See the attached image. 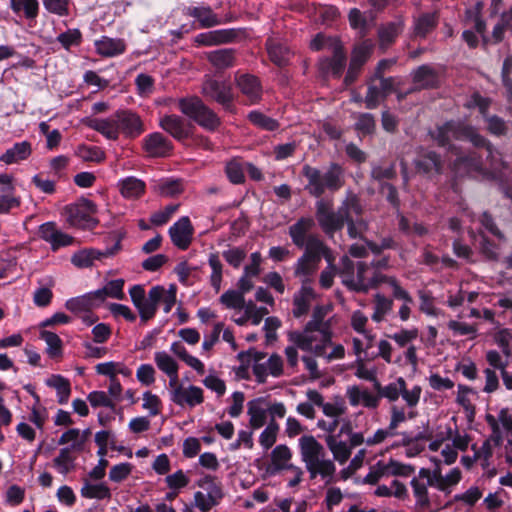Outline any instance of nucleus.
Instances as JSON below:
<instances>
[{
  "mask_svg": "<svg viewBox=\"0 0 512 512\" xmlns=\"http://www.w3.org/2000/svg\"><path fill=\"white\" fill-rule=\"evenodd\" d=\"M0 192V214H8L20 207L21 199L15 195V190L0 189Z\"/></svg>",
  "mask_w": 512,
  "mask_h": 512,
  "instance_id": "e2e57ef3",
  "label": "nucleus"
},
{
  "mask_svg": "<svg viewBox=\"0 0 512 512\" xmlns=\"http://www.w3.org/2000/svg\"><path fill=\"white\" fill-rule=\"evenodd\" d=\"M45 383L48 387L56 390L59 404H65L68 402L71 394V386L68 379L61 375L54 374L46 379Z\"/></svg>",
  "mask_w": 512,
  "mask_h": 512,
  "instance_id": "49530a36",
  "label": "nucleus"
},
{
  "mask_svg": "<svg viewBox=\"0 0 512 512\" xmlns=\"http://www.w3.org/2000/svg\"><path fill=\"white\" fill-rule=\"evenodd\" d=\"M373 47L374 45L371 41L365 40L353 49L349 67L344 79L345 85H351L356 80L362 66L370 58Z\"/></svg>",
  "mask_w": 512,
  "mask_h": 512,
  "instance_id": "dca6fc26",
  "label": "nucleus"
},
{
  "mask_svg": "<svg viewBox=\"0 0 512 512\" xmlns=\"http://www.w3.org/2000/svg\"><path fill=\"white\" fill-rule=\"evenodd\" d=\"M330 57H322L318 61V71L323 78H340L346 66V53L342 44H336L330 51Z\"/></svg>",
  "mask_w": 512,
  "mask_h": 512,
  "instance_id": "4468645a",
  "label": "nucleus"
},
{
  "mask_svg": "<svg viewBox=\"0 0 512 512\" xmlns=\"http://www.w3.org/2000/svg\"><path fill=\"white\" fill-rule=\"evenodd\" d=\"M446 439L450 440L452 446L458 451H466L472 443L471 435L464 429L452 430L448 428L446 431Z\"/></svg>",
  "mask_w": 512,
  "mask_h": 512,
  "instance_id": "4d7b16f0",
  "label": "nucleus"
},
{
  "mask_svg": "<svg viewBox=\"0 0 512 512\" xmlns=\"http://www.w3.org/2000/svg\"><path fill=\"white\" fill-rule=\"evenodd\" d=\"M95 213L96 206L88 199H82L64 208L66 221L71 226L82 229H93L97 226L98 220L94 218Z\"/></svg>",
  "mask_w": 512,
  "mask_h": 512,
  "instance_id": "9b49d317",
  "label": "nucleus"
},
{
  "mask_svg": "<svg viewBox=\"0 0 512 512\" xmlns=\"http://www.w3.org/2000/svg\"><path fill=\"white\" fill-rule=\"evenodd\" d=\"M120 248V241H117L113 247L106 248L105 250H97L93 248L82 249L72 255L71 262L77 268H89L94 265L96 260H102L103 258L114 256L118 253Z\"/></svg>",
  "mask_w": 512,
  "mask_h": 512,
  "instance_id": "f3484780",
  "label": "nucleus"
},
{
  "mask_svg": "<svg viewBox=\"0 0 512 512\" xmlns=\"http://www.w3.org/2000/svg\"><path fill=\"white\" fill-rule=\"evenodd\" d=\"M194 228L189 217L183 216L169 228V235L172 243L181 250L190 246L193 238Z\"/></svg>",
  "mask_w": 512,
  "mask_h": 512,
  "instance_id": "412c9836",
  "label": "nucleus"
},
{
  "mask_svg": "<svg viewBox=\"0 0 512 512\" xmlns=\"http://www.w3.org/2000/svg\"><path fill=\"white\" fill-rule=\"evenodd\" d=\"M456 396V402L464 408L469 414H474L475 407L473 401L477 398V392L466 385L459 384Z\"/></svg>",
  "mask_w": 512,
  "mask_h": 512,
  "instance_id": "13d9d810",
  "label": "nucleus"
},
{
  "mask_svg": "<svg viewBox=\"0 0 512 512\" xmlns=\"http://www.w3.org/2000/svg\"><path fill=\"white\" fill-rule=\"evenodd\" d=\"M326 445L333 454L334 460L340 464H344L351 456L352 448L350 445L342 440H339L335 435H328L326 437Z\"/></svg>",
  "mask_w": 512,
  "mask_h": 512,
  "instance_id": "37998d69",
  "label": "nucleus"
},
{
  "mask_svg": "<svg viewBox=\"0 0 512 512\" xmlns=\"http://www.w3.org/2000/svg\"><path fill=\"white\" fill-rule=\"evenodd\" d=\"M306 398L307 401L297 405L296 411L298 414L312 420L316 417L315 407L322 404V394L317 390L309 389L306 392Z\"/></svg>",
  "mask_w": 512,
  "mask_h": 512,
  "instance_id": "79ce46f5",
  "label": "nucleus"
},
{
  "mask_svg": "<svg viewBox=\"0 0 512 512\" xmlns=\"http://www.w3.org/2000/svg\"><path fill=\"white\" fill-rule=\"evenodd\" d=\"M342 262V283L346 286H350V288H357L353 284L352 272L354 269L353 262L347 257L344 256L341 259ZM357 277H358V288H368L371 286H387V288H400L397 284L396 280L392 277H387L381 273L375 271L374 268L368 267L363 263H359L357 268Z\"/></svg>",
  "mask_w": 512,
  "mask_h": 512,
  "instance_id": "423d86ee",
  "label": "nucleus"
},
{
  "mask_svg": "<svg viewBox=\"0 0 512 512\" xmlns=\"http://www.w3.org/2000/svg\"><path fill=\"white\" fill-rule=\"evenodd\" d=\"M392 304V300L382 296L379 293L376 294L374 300V312L371 316L372 320L375 322H381L391 311Z\"/></svg>",
  "mask_w": 512,
  "mask_h": 512,
  "instance_id": "774afa93",
  "label": "nucleus"
},
{
  "mask_svg": "<svg viewBox=\"0 0 512 512\" xmlns=\"http://www.w3.org/2000/svg\"><path fill=\"white\" fill-rule=\"evenodd\" d=\"M39 235L44 241L50 243L54 251L69 246L74 241L72 236L58 230L53 222L42 224L39 228Z\"/></svg>",
  "mask_w": 512,
  "mask_h": 512,
  "instance_id": "bb28decb",
  "label": "nucleus"
},
{
  "mask_svg": "<svg viewBox=\"0 0 512 512\" xmlns=\"http://www.w3.org/2000/svg\"><path fill=\"white\" fill-rule=\"evenodd\" d=\"M375 389L378 392L379 400L386 398L389 402H396L401 396L409 408H414L418 405L422 393V388L419 385H414L411 389H408L403 377H398L394 382L385 386H381L379 382H376Z\"/></svg>",
  "mask_w": 512,
  "mask_h": 512,
  "instance_id": "9d476101",
  "label": "nucleus"
},
{
  "mask_svg": "<svg viewBox=\"0 0 512 512\" xmlns=\"http://www.w3.org/2000/svg\"><path fill=\"white\" fill-rule=\"evenodd\" d=\"M412 80L417 89L436 88L440 84V73L433 66L425 64L412 72Z\"/></svg>",
  "mask_w": 512,
  "mask_h": 512,
  "instance_id": "c85d7f7f",
  "label": "nucleus"
},
{
  "mask_svg": "<svg viewBox=\"0 0 512 512\" xmlns=\"http://www.w3.org/2000/svg\"><path fill=\"white\" fill-rule=\"evenodd\" d=\"M433 137L439 145H447L451 139L468 140L475 147H482L486 150V158L490 161V166L493 170H499L501 166H504L503 162H497L496 155L498 152L493 146L477 131L468 125L460 122H447L444 125L437 128Z\"/></svg>",
  "mask_w": 512,
  "mask_h": 512,
  "instance_id": "7ed1b4c3",
  "label": "nucleus"
},
{
  "mask_svg": "<svg viewBox=\"0 0 512 512\" xmlns=\"http://www.w3.org/2000/svg\"><path fill=\"white\" fill-rule=\"evenodd\" d=\"M120 192L125 198H138L145 191V183L135 177H127L120 183Z\"/></svg>",
  "mask_w": 512,
  "mask_h": 512,
  "instance_id": "5fc2aeb1",
  "label": "nucleus"
},
{
  "mask_svg": "<svg viewBox=\"0 0 512 512\" xmlns=\"http://www.w3.org/2000/svg\"><path fill=\"white\" fill-rule=\"evenodd\" d=\"M10 8L16 14L23 13L27 19H35L39 13L38 0H10Z\"/></svg>",
  "mask_w": 512,
  "mask_h": 512,
  "instance_id": "6e6d98bb",
  "label": "nucleus"
},
{
  "mask_svg": "<svg viewBox=\"0 0 512 512\" xmlns=\"http://www.w3.org/2000/svg\"><path fill=\"white\" fill-rule=\"evenodd\" d=\"M319 407L328 418H342L347 412V406L340 398H336L333 402H325L322 396V404Z\"/></svg>",
  "mask_w": 512,
  "mask_h": 512,
  "instance_id": "bf43d9fd",
  "label": "nucleus"
},
{
  "mask_svg": "<svg viewBox=\"0 0 512 512\" xmlns=\"http://www.w3.org/2000/svg\"><path fill=\"white\" fill-rule=\"evenodd\" d=\"M262 256L260 252L250 255V262L245 265L244 273L239 280V288H252L251 279L257 277L261 272Z\"/></svg>",
  "mask_w": 512,
  "mask_h": 512,
  "instance_id": "c03bdc74",
  "label": "nucleus"
},
{
  "mask_svg": "<svg viewBox=\"0 0 512 512\" xmlns=\"http://www.w3.org/2000/svg\"><path fill=\"white\" fill-rule=\"evenodd\" d=\"M144 149L151 157H166L170 155L173 144L163 134L154 132L144 138Z\"/></svg>",
  "mask_w": 512,
  "mask_h": 512,
  "instance_id": "cd10ccee",
  "label": "nucleus"
},
{
  "mask_svg": "<svg viewBox=\"0 0 512 512\" xmlns=\"http://www.w3.org/2000/svg\"><path fill=\"white\" fill-rule=\"evenodd\" d=\"M413 496L416 504L420 507H427L430 504L428 487H433L430 469L421 468L417 476L410 481Z\"/></svg>",
  "mask_w": 512,
  "mask_h": 512,
  "instance_id": "aec40b11",
  "label": "nucleus"
},
{
  "mask_svg": "<svg viewBox=\"0 0 512 512\" xmlns=\"http://www.w3.org/2000/svg\"><path fill=\"white\" fill-rule=\"evenodd\" d=\"M455 167L458 171L466 170L467 173H482L484 171L482 158L476 152L459 157L455 162Z\"/></svg>",
  "mask_w": 512,
  "mask_h": 512,
  "instance_id": "603ef678",
  "label": "nucleus"
},
{
  "mask_svg": "<svg viewBox=\"0 0 512 512\" xmlns=\"http://www.w3.org/2000/svg\"><path fill=\"white\" fill-rule=\"evenodd\" d=\"M221 497L220 490L214 488L210 492L197 491L194 494V506L201 512L210 511L218 503V498Z\"/></svg>",
  "mask_w": 512,
  "mask_h": 512,
  "instance_id": "09e8293b",
  "label": "nucleus"
},
{
  "mask_svg": "<svg viewBox=\"0 0 512 512\" xmlns=\"http://www.w3.org/2000/svg\"><path fill=\"white\" fill-rule=\"evenodd\" d=\"M32 153L31 143L22 141L15 143L11 148L7 149L5 153L0 156V161L10 165L24 161L30 157Z\"/></svg>",
  "mask_w": 512,
  "mask_h": 512,
  "instance_id": "4c0bfd02",
  "label": "nucleus"
},
{
  "mask_svg": "<svg viewBox=\"0 0 512 512\" xmlns=\"http://www.w3.org/2000/svg\"><path fill=\"white\" fill-rule=\"evenodd\" d=\"M99 298L97 290L94 292L86 293L82 296L69 299L65 306L68 310L74 313H82L94 307V300Z\"/></svg>",
  "mask_w": 512,
  "mask_h": 512,
  "instance_id": "de8ad7c7",
  "label": "nucleus"
},
{
  "mask_svg": "<svg viewBox=\"0 0 512 512\" xmlns=\"http://www.w3.org/2000/svg\"><path fill=\"white\" fill-rule=\"evenodd\" d=\"M131 299L143 321L151 319L162 297V290H129Z\"/></svg>",
  "mask_w": 512,
  "mask_h": 512,
  "instance_id": "ddd939ff",
  "label": "nucleus"
},
{
  "mask_svg": "<svg viewBox=\"0 0 512 512\" xmlns=\"http://www.w3.org/2000/svg\"><path fill=\"white\" fill-rule=\"evenodd\" d=\"M316 299V294L314 290H299L294 295V308L293 314L295 317H300L306 314L312 304V302Z\"/></svg>",
  "mask_w": 512,
  "mask_h": 512,
  "instance_id": "3c124183",
  "label": "nucleus"
},
{
  "mask_svg": "<svg viewBox=\"0 0 512 512\" xmlns=\"http://www.w3.org/2000/svg\"><path fill=\"white\" fill-rule=\"evenodd\" d=\"M433 481V488L449 495L453 489L460 483L462 472L459 468H452L447 474L443 475L440 469L430 470Z\"/></svg>",
  "mask_w": 512,
  "mask_h": 512,
  "instance_id": "393cba45",
  "label": "nucleus"
},
{
  "mask_svg": "<svg viewBox=\"0 0 512 512\" xmlns=\"http://www.w3.org/2000/svg\"><path fill=\"white\" fill-rule=\"evenodd\" d=\"M248 119L253 125L266 131H274L279 127V123L277 120L259 111H251L248 114Z\"/></svg>",
  "mask_w": 512,
  "mask_h": 512,
  "instance_id": "338daca9",
  "label": "nucleus"
},
{
  "mask_svg": "<svg viewBox=\"0 0 512 512\" xmlns=\"http://www.w3.org/2000/svg\"><path fill=\"white\" fill-rule=\"evenodd\" d=\"M403 29L404 22L400 18L382 25L378 29L379 46L383 49L389 47L402 33Z\"/></svg>",
  "mask_w": 512,
  "mask_h": 512,
  "instance_id": "e433bc0d",
  "label": "nucleus"
},
{
  "mask_svg": "<svg viewBox=\"0 0 512 512\" xmlns=\"http://www.w3.org/2000/svg\"><path fill=\"white\" fill-rule=\"evenodd\" d=\"M236 84L251 103H255L260 100L262 90L257 77L249 74H243L236 77Z\"/></svg>",
  "mask_w": 512,
  "mask_h": 512,
  "instance_id": "72a5a7b5",
  "label": "nucleus"
},
{
  "mask_svg": "<svg viewBox=\"0 0 512 512\" xmlns=\"http://www.w3.org/2000/svg\"><path fill=\"white\" fill-rule=\"evenodd\" d=\"M265 357V353L256 350L242 351L238 354V359L242 363H253V374L258 383H265L268 376L278 378L283 374V360L278 354H272L264 361Z\"/></svg>",
  "mask_w": 512,
  "mask_h": 512,
  "instance_id": "0eeeda50",
  "label": "nucleus"
},
{
  "mask_svg": "<svg viewBox=\"0 0 512 512\" xmlns=\"http://www.w3.org/2000/svg\"><path fill=\"white\" fill-rule=\"evenodd\" d=\"M315 222L311 217H301L289 227V236L292 243L298 248L307 249L308 243L312 237H318L315 234H309L314 227Z\"/></svg>",
  "mask_w": 512,
  "mask_h": 512,
  "instance_id": "5701e85b",
  "label": "nucleus"
},
{
  "mask_svg": "<svg viewBox=\"0 0 512 512\" xmlns=\"http://www.w3.org/2000/svg\"><path fill=\"white\" fill-rule=\"evenodd\" d=\"M201 93L206 99L220 104L226 110H231L234 96L230 83L206 76Z\"/></svg>",
  "mask_w": 512,
  "mask_h": 512,
  "instance_id": "f8f14e48",
  "label": "nucleus"
},
{
  "mask_svg": "<svg viewBox=\"0 0 512 512\" xmlns=\"http://www.w3.org/2000/svg\"><path fill=\"white\" fill-rule=\"evenodd\" d=\"M350 212H354L357 216L362 213L359 199L353 194L346 197L337 211L333 210L332 201L320 199L316 202V219L323 232L329 237H333L336 231L344 227Z\"/></svg>",
  "mask_w": 512,
  "mask_h": 512,
  "instance_id": "f03ea898",
  "label": "nucleus"
},
{
  "mask_svg": "<svg viewBox=\"0 0 512 512\" xmlns=\"http://www.w3.org/2000/svg\"><path fill=\"white\" fill-rule=\"evenodd\" d=\"M269 411V402L264 397L254 398L247 402V415L249 427L252 430L262 428L266 422Z\"/></svg>",
  "mask_w": 512,
  "mask_h": 512,
  "instance_id": "b1692460",
  "label": "nucleus"
},
{
  "mask_svg": "<svg viewBox=\"0 0 512 512\" xmlns=\"http://www.w3.org/2000/svg\"><path fill=\"white\" fill-rule=\"evenodd\" d=\"M243 290H227L220 297L221 303L230 309H244L247 302L244 299Z\"/></svg>",
  "mask_w": 512,
  "mask_h": 512,
  "instance_id": "69168bd1",
  "label": "nucleus"
},
{
  "mask_svg": "<svg viewBox=\"0 0 512 512\" xmlns=\"http://www.w3.org/2000/svg\"><path fill=\"white\" fill-rule=\"evenodd\" d=\"M416 169L421 173L439 172L441 169L440 157L432 151L423 153L415 162Z\"/></svg>",
  "mask_w": 512,
  "mask_h": 512,
  "instance_id": "8fccbe9b",
  "label": "nucleus"
},
{
  "mask_svg": "<svg viewBox=\"0 0 512 512\" xmlns=\"http://www.w3.org/2000/svg\"><path fill=\"white\" fill-rule=\"evenodd\" d=\"M302 175L308 181L305 190L316 198H320L326 190L335 192L344 185V171L337 163H331L324 173L316 167L305 164L302 167Z\"/></svg>",
  "mask_w": 512,
  "mask_h": 512,
  "instance_id": "39448f33",
  "label": "nucleus"
},
{
  "mask_svg": "<svg viewBox=\"0 0 512 512\" xmlns=\"http://www.w3.org/2000/svg\"><path fill=\"white\" fill-rule=\"evenodd\" d=\"M119 134L135 138L144 132V124L140 116L132 110H119L115 112Z\"/></svg>",
  "mask_w": 512,
  "mask_h": 512,
  "instance_id": "6ab92c4d",
  "label": "nucleus"
},
{
  "mask_svg": "<svg viewBox=\"0 0 512 512\" xmlns=\"http://www.w3.org/2000/svg\"><path fill=\"white\" fill-rule=\"evenodd\" d=\"M186 15L196 19L199 27L208 29L214 26L221 25L223 21L214 13L210 6H191L186 9Z\"/></svg>",
  "mask_w": 512,
  "mask_h": 512,
  "instance_id": "c756f323",
  "label": "nucleus"
},
{
  "mask_svg": "<svg viewBox=\"0 0 512 512\" xmlns=\"http://www.w3.org/2000/svg\"><path fill=\"white\" fill-rule=\"evenodd\" d=\"M76 456L70 448H62L59 454L53 459L52 467L61 475L66 476L75 469Z\"/></svg>",
  "mask_w": 512,
  "mask_h": 512,
  "instance_id": "a18cd8bd",
  "label": "nucleus"
},
{
  "mask_svg": "<svg viewBox=\"0 0 512 512\" xmlns=\"http://www.w3.org/2000/svg\"><path fill=\"white\" fill-rule=\"evenodd\" d=\"M76 155L83 161L102 162L105 158L103 150L97 146L79 145L76 149Z\"/></svg>",
  "mask_w": 512,
  "mask_h": 512,
  "instance_id": "680f3d73",
  "label": "nucleus"
},
{
  "mask_svg": "<svg viewBox=\"0 0 512 512\" xmlns=\"http://www.w3.org/2000/svg\"><path fill=\"white\" fill-rule=\"evenodd\" d=\"M292 457L291 450L286 445H277L271 453L273 465L277 469H288L291 465L288 462Z\"/></svg>",
  "mask_w": 512,
  "mask_h": 512,
  "instance_id": "0e129e2a",
  "label": "nucleus"
},
{
  "mask_svg": "<svg viewBox=\"0 0 512 512\" xmlns=\"http://www.w3.org/2000/svg\"><path fill=\"white\" fill-rule=\"evenodd\" d=\"M96 52L103 57H115L123 54L126 50V43L120 38L102 36L95 41Z\"/></svg>",
  "mask_w": 512,
  "mask_h": 512,
  "instance_id": "f704fd0d",
  "label": "nucleus"
},
{
  "mask_svg": "<svg viewBox=\"0 0 512 512\" xmlns=\"http://www.w3.org/2000/svg\"><path fill=\"white\" fill-rule=\"evenodd\" d=\"M237 37L235 29H219L200 33L194 37L196 46H218L233 42Z\"/></svg>",
  "mask_w": 512,
  "mask_h": 512,
  "instance_id": "4be33fe9",
  "label": "nucleus"
},
{
  "mask_svg": "<svg viewBox=\"0 0 512 512\" xmlns=\"http://www.w3.org/2000/svg\"><path fill=\"white\" fill-rule=\"evenodd\" d=\"M438 14L436 12H425L414 17L413 35L416 38H426L438 24Z\"/></svg>",
  "mask_w": 512,
  "mask_h": 512,
  "instance_id": "473e14b6",
  "label": "nucleus"
},
{
  "mask_svg": "<svg viewBox=\"0 0 512 512\" xmlns=\"http://www.w3.org/2000/svg\"><path fill=\"white\" fill-rule=\"evenodd\" d=\"M90 434L89 430L81 431L77 428H71L65 431L59 438V445L69 444L68 448L71 449V452H81L84 449L85 442Z\"/></svg>",
  "mask_w": 512,
  "mask_h": 512,
  "instance_id": "ea45409f",
  "label": "nucleus"
},
{
  "mask_svg": "<svg viewBox=\"0 0 512 512\" xmlns=\"http://www.w3.org/2000/svg\"><path fill=\"white\" fill-rule=\"evenodd\" d=\"M498 444L497 438H489L486 439L480 447H477L475 443L471 445V450L475 454V458L478 461H482V466H487L489 463V459L492 456V447L493 445Z\"/></svg>",
  "mask_w": 512,
  "mask_h": 512,
  "instance_id": "052dcab7",
  "label": "nucleus"
},
{
  "mask_svg": "<svg viewBox=\"0 0 512 512\" xmlns=\"http://www.w3.org/2000/svg\"><path fill=\"white\" fill-rule=\"evenodd\" d=\"M159 126L177 141H184L192 134V125L176 114L163 115Z\"/></svg>",
  "mask_w": 512,
  "mask_h": 512,
  "instance_id": "a211bd4d",
  "label": "nucleus"
},
{
  "mask_svg": "<svg viewBox=\"0 0 512 512\" xmlns=\"http://www.w3.org/2000/svg\"><path fill=\"white\" fill-rule=\"evenodd\" d=\"M179 110L201 128L216 131L221 125L220 117L199 97H186L178 101Z\"/></svg>",
  "mask_w": 512,
  "mask_h": 512,
  "instance_id": "6e6552de",
  "label": "nucleus"
},
{
  "mask_svg": "<svg viewBox=\"0 0 512 512\" xmlns=\"http://www.w3.org/2000/svg\"><path fill=\"white\" fill-rule=\"evenodd\" d=\"M171 400L180 406L195 407L204 401L203 390L194 385L179 386L172 390Z\"/></svg>",
  "mask_w": 512,
  "mask_h": 512,
  "instance_id": "a878e982",
  "label": "nucleus"
},
{
  "mask_svg": "<svg viewBox=\"0 0 512 512\" xmlns=\"http://www.w3.org/2000/svg\"><path fill=\"white\" fill-rule=\"evenodd\" d=\"M80 495L86 499L110 500L111 490L104 482L94 481L91 478L84 477L82 479V487Z\"/></svg>",
  "mask_w": 512,
  "mask_h": 512,
  "instance_id": "7c9ffc66",
  "label": "nucleus"
},
{
  "mask_svg": "<svg viewBox=\"0 0 512 512\" xmlns=\"http://www.w3.org/2000/svg\"><path fill=\"white\" fill-rule=\"evenodd\" d=\"M206 59L217 70H225L234 66L235 50L224 48L210 51L206 53Z\"/></svg>",
  "mask_w": 512,
  "mask_h": 512,
  "instance_id": "58836bf2",
  "label": "nucleus"
},
{
  "mask_svg": "<svg viewBox=\"0 0 512 512\" xmlns=\"http://www.w3.org/2000/svg\"><path fill=\"white\" fill-rule=\"evenodd\" d=\"M290 340L301 350L324 356L325 350L331 343V334L327 327L305 326L303 332H294Z\"/></svg>",
  "mask_w": 512,
  "mask_h": 512,
  "instance_id": "1a4fd4ad",
  "label": "nucleus"
},
{
  "mask_svg": "<svg viewBox=\"0 0 512 512\" xmlns=\"http://www.w3.org/2000/svg\"><path fill=\"white\" fill-rule=\"evenodd\" d=\"M266 47L269 58L274 64L280 67L288 64L290 51L286 46L269 40L266 43Z\"/></svg>",
  "mask_w": 512,
  "mask_h": 512,
  "instance_id": "864d4df0",
  "label": "nucleus"
},
{
  "mask_svg": "<svg viewBox=\"0 0 512 512\" xmlns=\"http://www.w3.org/2000/svg\"><path fill=\"white\" fill-rule=\"evenodd\" d=\"M346 396L351 406L363 405L368 409H376L379 406V396L358 386H350L346 390Z\"/></svg>",
  "mask_w": 512,
  "mask_h": 512,
  "instance_id": "2f4dec72",
  "label": "nucleus"
},
{
  "mask_svg": "<svg viewBox=\"0 0 512 512\" xmlns=\"http://www.w3.org/2000/svg\"><path fill=\"white\" fill-rule=\"evenodd\" d=\"M301 460L311 479L320 477L325 483L333 482L336 473L334 461L327 457L324 446L312 435H303L298 440Z\"/></svg>",
  "mask_w": 512,
  "mask_h": 512,
  "instance_id": "f257e3e1",
  "label": "nucleus"
},
{
  "mask_svg": "<svg viewBox=\"0 0 512 512\" xmlns=\"http://www.w3.org/2000/svg\"><path fill=\"white\" fill-rule=\"evenodd\" d=\"M395 80L393 77L378 80L373 77L367 83V93L364 98L367 109L377 108L382 101L394 90Z\"/></svg>",
  "mask_w": 512,
  "mask_h": 512,
  "instance_id": "2eb2a0df",
  "label": "nucleus"
},
{
  "mask_svg": "<svg viewBox=\"0 0 512 512\" xmlns=\"http://www.w3.org/2000/svg\"><path fill=\"white\" fill-rule=\"evenodd\" d=\"M322 258L326 262H330L332 260L331 249L319 237H312L307 249H305L304 253L294 264L293 274L301 283L302 288H308V286L314 283Z\"/></svg>",
  "mask_w": 512,
  "mask_h": 512,
  "instance_id": "20e7f679",
  "label": "nucleus"
},
{
  "mask_svg": "<svg viewBox=\"0 0 512 512\" xmlns=\"http://www.w3.org/2000/svg\"><path fill=\"white\" fill-rule=\"evenodd\" d=\"M87 126L99 132L109 140H117L119 138L115 113L108 118L90 119L87 122Z\"/></svg>",
  "mask_w": 512,
  "mask_h": 512,
  "instance_id": "c9c22d12",
  "label": "nucleus"
},
{
  "mask_svg": "<svg viewBox=\"0 0 512 512\" xmlns=\"http://www.w3.org/2000/svg\"><path fill=\"white\" fill-rule=\"evenodd\" d=\"M486 361L494 369L500 370L505 388L512 391V372L506 370L507 360H504L498 351L489 350L486 352Z\"/></svg>",
  "mask_w": 512,
  "mask_h": 512,
  "instance_id": "a19ab883",
  "label": "nucleus"
}]
</instances>
